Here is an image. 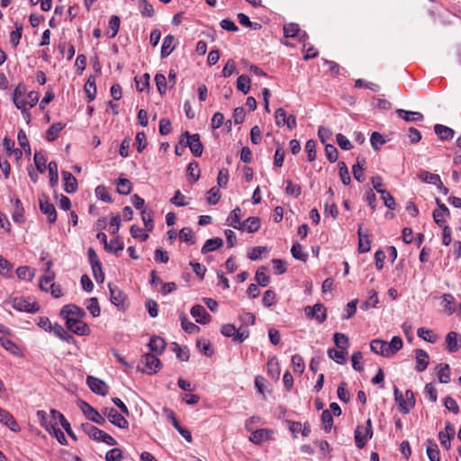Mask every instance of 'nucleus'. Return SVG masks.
<instances>
[{"label":"nucleus","instance_id":"1","mask_svg":"<svg viewBox=\"0 0 461 461\" xmlns=\"http://www.w3.org/2000/svg\"><path fill=\"white\" fill-rule=\"evenodd\" d=\"M60 317L66 320V325L68 330L79 335H87L90 331L86 323L82 319L86 316L85 311L76 304H67L62 307Z\"/></svg>","mask_w":461,"mask_h":461},{"label":"nucleus","instance_id":"2","mask_svg":"<svg viewBox=\"0 0 461 461\" xmlns=\"http://www.w3.org/2000/svg\"><path fill=\"white\" fill-rule=\"evenodd\" d=\"M82 427L89 438L95 441L104 442L108 446H115L117 444V441L111 435L90 423L83 424Z\"/></svg>","mask_w":461,"mask_h":461},{"label":"nucleus","instance_id":"3","mask_svg":"<svg viewBox=\"0 0 461 461\" xmlns=\"http://www.w3.org/2000/svg\"><path fill=\"white\" fill-rule=\"evenodd\" d=\"M51 267V262L47 263L46 271L49 273L40 282V288L42 291L49 292L54 298H59L63 295L61 286L55 283H52L54 279V274L50 272Z\"/></svg>","mask_w":461,"mask_h":461},{"label":"nucleus","instance_id":"4","mask_svg":"<svg viewBox=\"0 0 461 461\" xmlns=\"http://www.w3.org/2000/svg\"><path fill=\"white\" fill-rule=\"evenodd\" d=\"M393 393L395 401L399 404L400 411L404 414L409 413L411 409H412L415 405V397L413 392L411 390H407L403 397L399 389L394 386Z\"/></svg>","mask_w":461,"mask_h":461},{"label":"nucleus","instance_id":"5","mask_svg":"<svg viewBox=\"0 0 461 461\" xmlns=\"http://www.w3.org/2000/svg\"><path fill=\"white\" fill-rule=\"evenodd\" d=\"M372 436V421L368 419L366 426H357L355 429V443L357 447L363 448Z\"/></svg>","mask_w":461,"mask_h":461},{"label":"nucleus","instance_id":"6","mask_svg":"<svg viewBox=\"0 0 461 461\" xmlns=\"http://www.w3.org/2000/svg\"><path fill=\"white\" fill-rule=\"evenodd\" d=\"M102 413L107 417L108 420L113 425L118 427L119 429H127L129 427L128 420L114 408L104 407L102 409Z\"/></svg>","mask_w":461,"mask_h":461},{"label":"nucleus","instance_id":"7","mask_svg":"<svg viewBox=\"0 0 461 461\" xmlns=\"http://www.w3.org/2000/svg\"><path fill=\"white\" fill-rule=\"evenodd\" d=\"M24 92L25 87L23 86L19 85L14 91L13 101L15 107L21 110L23 119L26 120L27 122H30L31 113L28 110V107H26V103L23 100H20V97H22L24 95Z\"/></svg>","mask_w":461,"mask_h":461},{"label":"nucleus","instance_id":"8","mask_svg":"<svg viewBox=\"0 0 461 461\" xmlns=\"http://www.w3.org/2000/svg\"><path fill=\"white\" fill-rule=\"evenodd\" d=\"M79 407L86 415V417L99 425L105 424L104 415L99 411H97L95 408H93L89 403L85 401H80Z\"/></svg>","mask_w":461,"mask_h":461},{"label":"nucleus","instance_id":"9","mask_svg":"<svg viewBox=\"0 0 461 461\" xmlns=\"http://www.w3.org/2000/svg\"><path fill=\"white\" fill-rule=\"evenodd\" d=\"M141 362L144 365L142 371L148 374H155L158 372L162 366V364L160 360L157 357L156 354H145L142 357Z\"/></svg>","mask_w":461,"mask_h":461},{"label":"nucleus","instance_id":"10","mask_svg":"<svg viewBox=\"0 0 461 461\" xmlns=\"http://www.w3.org/2000/svg\"><path fill=\"white\" fill-rule=\"evenodd\" d=\"M40 210L42 213L46 214L50 223H54L57 220V212L54 205L49 201L45 194L39 196Z\"/></svg>","mask_w":461,"mask_h":461},{"label":"nucleus","instance_id":"11","mask_svg":"<svg viewBox=\"0 0 461 461\" xmlns=\"http://www.w3.org/2000/svg\"><path fill=\"white\" fill-rule=\"evenodd\" d=\"M182 136L186 138V145L189 147L194 156L201 157L203 147L200 140L199 134H190L188 131H185Z\"/></svg>","mask_w":461,"mask_h":461},{"label":"nucleus","instance_id":"12","mask_svg":"<svg viewBox=\"0 0 461 461\" xmlns=\"http://www.w3.org/2000/svg\"><path fill=\"white\" fill-rule=\"evenodd\" d=\"M304 312L308 318H314L319 323L324 322L327 319L326 308L321 303H316L312 307L306 306Z\"/></svg>","mask_w":461,"mask_h":461},{"label":"nucleus","instance_id":"13","mask_svg":"<svg viewBox=\"0 0 461 461\" xmlns=\"http://www.w3.org/2000/svg\"><path fill=\"white\" fill-rule=\"evenodd\" d=\"M436 203L438 204V208L433 211L432 216L435 222L439 227H442L446 225V219L450 216V212L438 198H436Z\"/></svg>","mask_w":461,"mask_h":461},{"label":"nucleus","instance_id":"14","mask_svg":"<svg viewBox=\"0 0 461 461\" xmlns=\"http://www.w3.org/2000/svg\"><path fill=\"white\" fill-rule=\"evenodd\" d=\"M86 384L95 393L102 396H105L108 393V385L99 378L89 375L86 378Z\"/></svg>","mask_w":461,"mask_h":461},{"label":"nucleus","instance_id":"15","mask_svg":"<svg viewBox=\"0 0 461 461\" xmlns=\"http://www.w3.org/2000/svg\"><path fill=\"white\" fill-rule=\"evenodd\" d=\"M13 306L17 311L31 313H34L40 310V306L37 303H32L23 298H15L13 302Z\"/></svg>","mask_w":461,"mask_h":461},{"label":"nucleus","instance_id":"16","mask_svg":"<svg viewBox=\"0 0 461 461\" xmlns=\"http://www.w3.org/2000/svg\"><path fill=\"white\" fill-rule=\"evenodd\" d=\"M191 315L195 318L196 321L201 324H206L211 321V315L206 312L205 308L200 304H195L191 308Z\"/></svg>","mask_w":461,"mask_h":461},{"label":"nucleus","instance_id":"17","mask_svg":"<svg viewBox=\"0 0 461 461\" xmlns=\"http://www.w3.org/2000/svg\"><path fill=\"white\" fill-rule=\"evenodd\" d=\"M0 423L8 427L14 432L21 430V428L14 416L8 411L2 408H0Z\"/></svg>","mask_w":461,"mask_h":461},{"label":"nucleus","instance_id":"18","mask_svg":"<svg viewBox=\"0 0 461 461\" xmlns=\"http://www.w3.org/2000/svg\"><path fill=\"white\" fill-rule=\"evenodd\" d=\"M111 302L117 307H124L126 295L115 285L109 284Z\"/></svg>","mask_w":461,"mask_h":461},{"label":"nucleus","instance_id":"19","mask_svg":"<svg viewBox=\"0 0 461 461\" xmlns=\"http://www.w3.org/2000/svg\"><path fill=\"white\" fill-rule=\"evenodd\" d=\"M447 348L449 352H456L461 348V335L450 331L446 337Z\"/></svg>","mask_w":461,"mask_h":461},{"label":"nucleus","instance_id":"20","mask_svg":"<svg viewBox=\"0 0 461 461\" xmlns=\"http://www.w3.org/2000/svg\"><path fill=\"white\" fill-rule=\"evenodd\" d=\"M358 250L361 253L368 252L371 249L370 240L367 232L363 231V224L358 225Z\"/></svg>","mask_w":461,"mask_h":461},{"label":"nucleus","instance_id":"21","mask_svg":"<svg viewBox=\"0 0 461 461\" xmlns=\"http://www.w3.org/2000/svg\"><path fill=\"white\" fill-rule=\"evenodd\" d=\"M415 358H416V366L415 369L418 372H423L429 365V355L423 349H416L415 350Z\"/></svg>","mask_w":461,"mask_h":461},{"label":"nucleus","instance_id":"22","mask_svg":"<svg viewBox=\"0 0 461 461\" xmlns=\"http://www.w3.org/2000/svg\"><path fill=\"white\" fill-rule=\"evenodd\" d=\"M62 176L64 181V190L68 194L75 193L77 189V181L76 177L68 171H63Z\"/></svg>","mask_w":461,"mask_h":461},{"label":"nucleus","instance_id":"23","mask_svg":"<svg viewBox=\"0 0 461 461\" xmlns=\"http://www.w3.org/2000/svg\"><path fill=\"white\" fill-rule=\"evenodd\" d=\"M51 417L53 420H59L60 422V425L62 428L66 430L68 435L71 437L74 440H77V437L74 434V432L71 429L69 422L67 420V419L64 417L62 413H60L59 411L51 410L50 411Z\"/></svg>","mask_w":461,"mask_h":461},{"label":"nucleus","instance_id":"24","mask_svg":"<svg viewBox=\"0 0 461 461\" xmlns=\"http://www.w3.org/2000/svg\"><path fill=\"white\" fill-rule=\"evenodd\" d=\"M241 220V210L240 207H236L234 210L231 211L230 215L227 218V224L229 226H231L232 228L236 230H241L242 222Z\"/></svg>","mask_w":461,"mask_h":461},{"label":"nucleus","instance_id":"25","mask_svg":"<svg viewBox=\"0 0 461 461\" xmlns=\"http://www.w3.org/2000/svg\"><path fill=\"white\" fill-rule=\"evenodd\" d=\"M434 131L442 140H452L455 135V131L453 129L442 124H436L434 126Z\"/></svg>","mask_w":461,"mask_h":461},{"label":"nucleus","instance_id":"26","mask_svg":"<svg viewBox=\"0 0 461 461\" xmlns=\"http://www.w3.org/2000/svg\"><path fill=\"white\" fill-rule=\"evenodd\" d=\"M149 348L154 354L160 355L166 348V342L162 338L158 336H153L150 338Z\"/></svg>","mask_w":461,"mask_h":461},{"label":"nucleus","instance_id":"27","mask_svg":"<svg viewBox=\"0 0 461 461\" xmlns=\"http://www.w3.org/2000/svg\"><path fill=\"white\" fill-rule=\"evenodd\" d=\"M0 344L1 346L9 353H11L14 356H20L21 350L19 347L8 337L6 336H1L0 337Z\"/></svg>","mask_w":461,"mask_h":461},{"label":"nucleus","instance_id":"28","mask_svg":"<svg viewBox=\"0 0 461 461\" xmlns=\"http://www.w3.org/2000/svg\"><path fill=\"white\" fill-rule=\"evenodd\" d=\"M223 245V240L221 238L209 239L203 244L201 252L202 254H207L211 251H215Z\"/></svg>","mask_w":461,"mask_h":461},{"label":"nucleus","instance_id":"29","mask_svg":"<svg viewBox=\"0 0 461 461\" xmlns=\"http://www.w3.org/2000/svg\"><path fill=\"white\" fill-rule=\"evenodd\" d=\"M271 433L272 432L270 430L266 429H257L251 434L249 439L253 443L259 445L264 441L269 439Z\"/></svg>","mask_w":461,"mask_h":461},{"label":"nucleus","instance_id":"30","mask_svg":"<svg viewBox=\"0 0 461 461\" xmlns=\"http://www.w3.org/2000/svg\"><path fill=\"white\" fill-rule=\"evenodd\" d=\"M240 230H247L249 233L256 232L260 228V219L258 217H249L242 222Z\"/></svg>","mask_w":461,"mask_h":461},{"label":"nucleus","instance_id":"31","mask_svg":"<svg viewBox=\"0 0 461 461\" xmlns=\"http://www.w3.org/2000/svg\"><path fill=\"white\" fill-rule=\"evenodd\" d=\"M174 41L175 38L173 35L169 34L164 38L160 52L161 58H167L175 50Z\"/></svg>","mask_w":461,"mask_h":461},{"label":"nucleus","instance_id":"32","mask_svg":"<svg viewBox=\"0 0 461 461\" xmlns=\"http://www.w3.org/2000/svg\"><path fill=\"white\" fill-rule=\"evenodd\" d=\"M396 113L405 122H416L423 119V115L419 112H410L403 109H398L396 110Z\"/></svg>","mask_w":461,"mask_h":461},{"label":"nucleus","instance_id":"33","mask_svg":"<svg viewBox=\"0 0 461 461\" xmlns=\"http://www.w3.org/2000/svg\"><path fill=\"white\" fill-rule=\"evenodd\" d=\"M427 456L430 461H440L439 450L433 439L427 440Z\"/></svg>","mask_w":461,"mask_h":461},{"label":"nucleus","instance_id":"34","mask_svg":"<svg viewBox=\"0 0 461 461\" xmlns=\"http://www.w3.org/2000/svg\"><path fill=\"white\" fill-rule=\"evenodd\" d=\"M65 128L62 122L53 123L46 131V140L48 141H54L58 139L59 132Z\"/></svg>","mask_w":461,"mask_h":461},{"label":"nucleus","instance_id":"35","mask_svg":"<svg viewBox=\"0 0 461 461\" xmlns=\"http://www.w3.org/2000/svg\"><path fill=\"white\" fill-rule=\"evenodd\" d=\"M402 339L398 336H394L389 343L387 342L388 350L385 353V357H390L393 356L402 348Z\"/></svg>","mask_w":461,"mask_h":461},{"label":"nucleus","instance_id":"36","mask_svg":"<svg viewBox=\"0 0 461 461\" xmlns=\"http://www.w3.org/2000/svg\"><path fill=\"white\" fill-rule=\"evenodd\" d=\"M348 350H342V349H335V348H330L328 350V356L330 358L334 360L336 363L343 365L346 363L347 359L346 357L348 355Z\"/></svg>","mask_w":461,"mask_h":461},{"label":"nucleus","instance_id":"37","mask_svg":"<svg viewBox=\"0 0 461 461\" xmlns=\"http://www.w3.org/2000/svg\"><path fill=\"white\" fill-rule=\"evenodd\" d=\"M16 275L19 279L30 282L35 276V269L27 266L19 267Z\"/></svg>","mask_w":461,"mask_h":461},{"label":"nucleus","instance_id":"38","mask_svg":"<svg viewBox=\"0 0 461 461\" xmlns=\"http://www.w3.org/2000/svg\"><path fill=\"white\" fill-rule=\"evenodd\" d=\"M86 96L88 97L89 102L95 100L96 95V86H95V77L94 76H90L84 86Z\"/></svg>","mask_w":461,"mask_h":461},{"label":"nucleus","instance_id":"39","mask_svg":"<svg viewBox=\"0 0 461 461\" xmlns=\"http://www.w3.org/2000/svg\"><path fill=\"white\" fill-rule=\"evenodd\" d=\"M438 378L440 383L447 384L450 381V367L447 364H440L438 367Z\"/></svg>","mask_w":461,"mask_h":461},{"label":"nucleus","instance_id":"40","mask_svg":"<svg viewBox=\"0 0 461 461\" xmlns=\"http://www.w3.org/2000/svg\"><path fill=\"white\" fill-rule=\"evenodd\" d=\"M371 350L378 355L385 357L387 352V342L381 339H374L370 343Z\"/></svg>","mask_w":461,"mask_h":461},{"label":"nucleus","instance_id":"41","mask_svg":"<svg viewBox=\"0 0 461 461\" xmlns=\"http://www.w3.org/2000/svg\"><path fill=\"white\" fill-rule=\"evenodd\" d=\"M441 304L448 314H453L456 312L455 298L452 294H444L442 295Z\"/></svg>","mask_w":461,"mask_h":461},{"label":"nucleus","instance_id":"42","mask_svg":"<svg viewBox=\"0 0 461 461\" xmlns=\"http://www.w3.org/2000/svg\"><path fill=\"white\" fill-rule=\"evenodd\" d=\"M187 176L192 183L198 181L200 177L199 164L196 161L190 162L187 167Z\"/></svg>","mask_w":461,"mask_h":461},{"label":"nucleus","instance_id":"43","mask_svg":"<svg viewBox=\"0 0 461 461\" xmlns=\"http://www.w3.org/2000/svg\"><path fill=\"white\" fill-rule=\"evenodd\" d=\"M417 335L419 338L429 343H435L438 339V336L433 332V330L426 328L418 329Z\"/></svg>","mask_w":461,"mask_h":461},{"label":"nucleus","instance_id":"44","mask_svg":"<svg viewBox=\"0 0 461 461\" xmlns=\"http://www.w3.org/2000/svg\"><path fill=\"white\" fill-rule=\"evenodd\" d=\"M333 340L339 349L348 350L349 346L348 338L347 335L339 332H336L333 335Z\"/></svg>","mask_w":461,"mask_h":461},{"label":"nucleus","instance_id":"45","mask_svg":"<svg viewBox=\"0 0 461 461\" xmlns=\"http://www.w3.org/2000/svg\"><path fill=\"white\" fill-rule=\"evenodd\" d=\"M138 8L141 15L144 17H152L154 14V8L148 0H139Z\"/></svg>","mask_w":461,"mask_h":461},{"label":"nucleus","instance_id":"46","mask_svg":"<svg viewBox=\"0 0 461 461\" xmlns=\"http://www.w3.org/2000/svg\"><path fill=\"white\" fill-rule=\"evenodd\" d=\"M51 331H53V333L63 341L69 342L73 339V337L69 335L60 324H53Z\"/></svg>","mask_w":461,"mask_h":461},{"label":"nucleus","instance_id":"47","mask_svg":"<svg viewBox=\"0 0 461 461\" xmlns=\"http://www.w3.org/2000/svg\"><path fill=\"white\" fill-rule=\"evenodd\" d=\"M418 177L425 183L432 184L435 185L438 183H439V180H440V177L438 175L432 174V173H430L429 171H425V170L419 172Z\"/></svg>","mask_w":461,"mask_h":461},{"label":"nucleus","instance_id":"48","mask_svg":"<svg viewBox=\"0 0 461 461\" xmlns=\"http://www.w3.org/2000/svg\"><path fill=\"white\" fill-rule=\"evenodd\" d=\"M255 279L258 282V284L263 287L268 285L270 279L269 276L267 275V267H260L256 272Z\"/></svg>","mask_w":461,"mask_h":461},{"label":"nucleus","instance_id":"49","mask_svg":"<svg viewBox=\"0 0 461 461\" xmlns=\"http://www.w3.org/2000/svg\"><path fill=\"white\" fill-rule=\"evenodd\" d=\"M172 350L176 353V357L181 361H188L189 350L186 347L182 348L176 342L172 343Z\"/></svg>","mask_w":461,"mask_h":461},{"label":"nucleus","instance_id":"50","mask_svg":"<svg viewBox=\"0 0 461 461\" xmlns=\"http://www.w3.org/2000/svg\"><path fill=\"white\" fill-rule=\"evenodd\" d=\"M237 89L243 94H248L250 90V78L247 75H241L237 79Z\"/></svg>","mask_w":461,"mask_h":461},{"label":"nucleus","instance_id":"51","mask_svg":"<svg viewBox=\"0 0 461 461\" xmlns=\"http://www.w3.org/2000/svg\"><path fill=\"white\" fill-rule=\"evenodd\" d=\"M48 170H49V175H50V185L53 187L58 184V181H59L57 162L50 161L48 165Z\"/></svg>","mask_w":461,"mask_h":461},{"label":"nucleus","instance_id":"52","mask_svg":"<svg viewBox=\"0 0 461 461\" xmlns=\"http://www.w3.org/2000/svg\"><path fill=\"white\" fill-rule=\"evenodd\" d=\"M291 253L295 259L306 262L308 259V254L303 251V247L300 243L295 242L292 249Z\"/></svg>","mask_w":461,"mask_h":461},{"label":"nucleus","instance_id":"53","mask_svg":"<svg viewBox=\"0 0 461 461\" xmlns=\"http://www.w3.org/2000/svg\"><path fill=\"white\" fill-rule=\"evenodd\" d=\"M378 302L376 291L375 289H371L368 292V299L362 303L361 309L366 311L370 307H375Z\"/></svg>","mask_w":461,"mask_h":461},{"label":"nucleus","instance_id":"54","mask_svg":"<svg viewBox=\"0 0 461 461\" xmlns=\"http://www.w3.org/2000/svg\"><path fill=\"white\" fill-rule=\"evenodd\" d=\"M132 185L129 179L119 178L117 182V192L121 194H129L131 192Z\"/></svg>","mask_w":461,"mask_h":461},{"label":"nucleus","instance_id":"55","mask_svg":"<svg viewBox=\"0 0 461 461\" xmlns=\"http://www.w3.org/2000/svg\"><path fill=\"white\" fill-rule=\"evenodd\" d=\"M338 167H339V177H340L341 182L345 185H348L350 183L351 178H350L349 172H348L346 163L343 161H339L338 164Z\"/></svg>","mask_w":461,"mask_h":461},{"label":"nucleus","instance_id":"56","mask_svg":"<svg viewBox=\"0 0 461 461\" xmlns=\"http://www.w3.org/2000/svg\"><path fill=\"white\" fill-rule=\"evenodd\" d=\"M120 18L117 15H112L109 21L110 32H108L110 38H114L117 35L120 29Z\"/></svg>","mask_w":461,"mask_h":461},{"label":"nucleus","instance_id":"57","mask_svg":"<svg viewBox=\"0 0 461 461\" xmlns=\"http://www.w3.org/2000/svg\"><path fill=\"white\" fill-rule=\"evenodd\" d=\"M33 160H34V163H35L38 172L39 173L45 172V170L48 167H46L47 160H46V158L44 157V155L36 151L34 153Z\"/></svg>","mask_w":461,"mask_h":461},{"label":"nucleus","instance_id":"58","mask_svg":"<svg viewBox=\"0 0 461 461\" xmlns=\"http://www.w3.org/2000/svg\"><path fill=\"white\" fill-rule=\"evenodd\" d=\"M196 347L206 357H211L213 354V349L212 348V345L206 339H198L196 341Z\"/></svg>","mask_w":461,"mask_h":461},{"label":"nucleus","instance_id":"59","mask_svg":"<svg viewBox=\"0 0 461 461\" xmlns=\"http://www.w3.org/2000/svg\"><path fill=\"white\" fill-rule=\"evenodd\" d=\"M17 140L19 145L24 149L25 153L31 154L29 140L25 131L23 129H19L17 133Z\"/></svg>","mask_w":461,"mask_h":461},{"label":"nucleus","instance_id":"60","mask_svg":"<svg viewBox=\"0 0 461 461\" xmlns=\"http://www.w3.org/2000/svg\"><path fill=\"white\" fill-rule=\"evenodd\" d=\"M338 398L343 402H348L350 400V393L347 389V383L341 382L337 390Z\"/></svg>","mask_w":461,"mask_h":461},{"label":"nucleus","instance_id":"61","mask_svg":"<svg viewBox=\"0 0 461 461\" xmlns=\"http://www.w3.org/2000/svg\"><path fill=\"white\" fill-rule=\"evenodd\" d=\"M124 249V245L119 240V236H115L114 240H112L108 244H106L105 250L107 252H114L117 253Z\"/></svg>","mask_w":461,"mask_h":461},{"label":"nucleus","instance_id":"62","mask_svg":"<svg viewBox=\"0 0 461 461\" xmlns=\"http://www.w3.org/2000/svg\"><path fill=\"white\" fill-rule=\"evenodd\" d=\"M300 32V27L297 23H288L284 26V35L287 38H294Z\"/></svg>","mask_w":461,"mask_h":461},{"label":"nucleus","instance_id":"63","mask_svg":"<svg viewBox=\"0 0 461 461\" xmlns=\"http://www.w3.org/2000/svg\"><path fill=\"white\" fill-rule=\"evenodd\" d=\"M221 198V193L218 187H212L206 194V200L210 204H216Z\"/></svg>","mask_w":461,"mask_h":461},{"label":"nucleus","instance_id":"64","mask_svg":"<svg viewBox=\"0 0 461 461\" xmlns=\"http://www.w3.org/2000/svg\"><path fill=\"white\" fill-rule=\"evenodd\" d=\"M86 308L94 317H97L101 313L98 300L95 297L88 299Z\"/></svg>","mask_w":461,"mask_h":461}]
</instances>
